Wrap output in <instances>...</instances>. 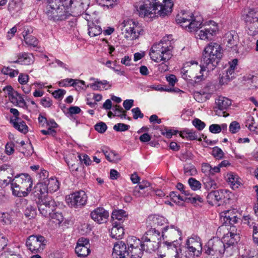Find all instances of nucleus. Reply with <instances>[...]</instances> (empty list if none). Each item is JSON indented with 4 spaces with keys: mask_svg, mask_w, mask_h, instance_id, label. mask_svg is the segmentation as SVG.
Instances as JSON below:
<instances>
[{
    "mask_svg": "<svg viewBox=\"0 0 258 258\" xmlns=\"http://www.w3.org/2000/svg\"><path fill=\"white\" fill-rule=\"evenodd\" d=\"M188 246L197 247V248L202 247V243L200 237L197 235H192L186 241L185 246Z\"/></svg>",
    "mask_w": 258,
    "mask_h": 258,
    "instance_id": "nucleus-32",
    "label": "nucleus"
},
{
    "mask_svg": "<svg viewBox=\"0 0 258 258\" xmlns=\"http://www.w3.org/2000/svg\"><path fill=\"white\" fill-rule=\"evenodd\" d=\"M2 73L4 75H8L10 77L13 78L18 75L19 71L8 67H4L2 69Z\"/></svg>",
    "mask_w": 258,
    "mask_h": 258,
    "instance_id": "nucleus-49",
    "label": "nucleus"
},
{
    "mask_svg": "<svg viewBox=\"0 0 258 258\" xmlns=\"http://www.w3.org/2000/svg\"><path fill=\"white\" fill-rule=\"evenodd\" d=\"M126 216V212L123 210H115L113 211L111 214L112 222H117L120 224L125 219Z\"/></svg>",
    "mask_w": 258,
    "mask_h": 258,
    "instance_id": "nucleus-31",
    "label": "nucleus"
},
{
    "mask_svg": "<svg viewBox=\"0 0 258 258\" xmlns=\"http://www.w3.org/2000/svg\"><path fill=\"white\" fill-rule=\"evenodd\" d=\"M184 173L187 176H193L197 174V171L192 165H187L184 167Z\"/></svg>",
    "mask_w": 258,
    "mask_h": 258,
    "instance_id": "nucleus-50",
    "label": "nucleus"
},
{
    "mask_svg": "<svg viewBox=\"0 0 258 258\" xmlns=\"http://www.w3.org/2000/svg\"><path fill=\"white\" fill-rule=\"evenodd\" d=\"M29 76L25 74H20L18 77V81L21 85L27 84L29 81Z\"/></svg>",
    "mask_w": 258,
    "mask_h": 258,
    "instance_id": "nucleus-61",
    "label": "nucleus"
},
{
    "mask_svg": "<svg viewBox=\"0 0 258 258\" xmlns=\"http://www.w3.org/2000/svg\"><path fill=\"white\" fill-rule=\"evenodd\" d=\"M102 153L105 156L106 159L109 162H116L119 159L118 155L112 150L106 147L101 149Z\"/></svg>",
    "mask_w": 258,
    "mask_h": 258,
    "instance_id": "nucleus-30",
    "label": "nucleus"
},
{
    "mask_svg": "<svg viewBox=\"0 0 258 258\" xmlns=\"http://www.w3.org/2000/svg\"><path fill=\"white\" fill-rule=\"evenodd\" d=\"M21 9V4L19 2H16L15 1H11L10 2L8 6V10L10 13L15 14L18 12Z\"/></svg>",
    "mask_w": 258,
    "mask_h": 258,
    "instance_id": "nucleus-45",
    "label": "nucleus"
},
{
    "mask_svg": "<svg viewBox=\"0 0 258 258\" xmlns=\"http://www.w3.org/2000/svg\"><path fill=\"white\" fill-rule=\"evenodd\" d=\"M245 21L249 23L248 27L250 35H255L258 33V9H251L245 16Z\"/></svg>",
    "mask_w": 258,
    "mask_h": 258,
    "instance_id": "nucleus-15",
    "label": "nucleus"
},
{
    "mask_svg": "<svg viewBox=\"0 0 258 258\" xmlns=\"http://www.w3.org/2000/svg\"><path fill=\"white\" fill-rule=\"evenodd\" d=\"M238 35L235 31L228 32L225 34L224 41L228 47L234 48L237 44Z\"/></svg>",
    "mask_w": 258,
    "mask_h": 258,
    "instance_id": "nucleus-25",
    "label": "nucleus"
},
{
    "mask_svg": "<svg viewBox=\"0 0 258 258\" xmlns=\"http://www.w3.org/2000/svg\"><path fill=\"white\" fill-rule=\"evenodd\" d=\"M222 47L215 42L210 43L205 48L200 66L197 61H191L196 67L200 69V73L213 71L217 66L222 57Z\"/></svg>",
    "mask_w": 258,
    "mask_h": 258,
    "instance_id": "nucleus-3",
    "label": "nucleus"
},
{
    "mask_svg": "<svg viewBox=\"0 0 258 258\" xmlns=\"http://www.w3.org/2000/svg\"><path fill=\"white\" fill-rule=\"evenodd\" d=\"M240 129L239 123L236 121H233L229 125V131L232 134H235L237 133Z\"/></svg>",
    "mask_w": 258,
    "mask_h": 258,
    "instance_id": "nucleus-54",
    "label": "nucleus"
},
{
    "mask_svg": "<svg viewBox=\"0 0 258 258\" xmlns=\"http://www.w3.org/2000/svg\"><path fill=\"white\" fill-rule=\"evenodd\" d=\"M193 125L199 131L203 130L205 127V123L198 118H196L192 120Z\"/></svg>",
    "mask_w": 258,
    "mask_h": 258,
    "instance_id": "nucleus-59",
    "label": "nucleus"
},
{
    "mask_svg": "<svg viewBox=\"0 0 258 258\" xmlns=\"http://www.w3.org/2000/svg\"><path fill=\"white\" fill-rule=\"evenodd\" d=\"M141 247L144 251L152 252L157 249L159 247V241L151 240V238L146 235L142 238Z\"/></svg>",
    "mask_w": 258,
    "mask_h": 258,
    "instance_id": "nucleus-21",
    "label": "nucleus"
},
{
    "mask_svg": "<svg viewBox=\"0 0 258 258\" xmlns=\"http://www.w3.org/2000/svg\"><path fill=\"white\" fill-rule=\"evenodd\" d=\"M14 144L12 142L8 143L5 146L6 153L8 155L13 154L14 152Z\"/></svg>",
    "mask_w": 258,
    "mask_h": 258,
    "instance_id": "nucleus-60",
    "label": "nucleus"
},
{
    "mask_svg": "<svg viewBox=\"0 0 258 258\" xmlns=\"http://www.w3.org/2000/svg\"><path fill=\"white\" fill-rule=\"evenodd\" d=\"M168 226L166 225L160 229L156 228L150 229L146 233V235L151 238V240L159 241V244L161 242L162 238L164 239V232L168 229Z\"/></svg>",
    "mask_w": 258,
    "mask_h": 258,
    "instance_id": "nucleus-20",
    "label": "nucleus"
},
{
    "mask_svg": "<svg viewBox=\"0 0 258 258\" xmlns=\"http://www.w3.org/2000/svg\"><path fill=\"white\" fill-rule=\"evenodd\" d=\"M129 255L125 244L122 241H118L114 245L112 253V258H127Z\"/></svg>",
    "mask_w": 258,
    "mask_h": 258,
    "instance_id": "nucleus-19",
    "label": "nucleus"
},
{
    "mask_svg": "<svg viewBox=\"0 0 258 258\" xmlns=\"http://www.w3.org/2000/svg\"><path fill=\"white\" fill-rule=\"evenodd\" d=\"M23 37L25 43L33 47H36L38 44V40L36 37L32 35L27 36V32H25L23 33Z\"/></svg>",
    "mask_w": 258,
    "mask_h": 258,
    "instance_id": "nucleus-39",
    "label": "nucleus"
},
{
    "mask_svg": "<svg viewBox=\"0 0 258 258\" xmlns=\"http://www.w3.org/2000/svg\"><path fill=\"white\" fill-rule=\"evenodd\" d=\"M188 183L191 189L194 191L200 189L202 187L201 182L194 178H189Z\"/></svg>",
    "mask_w": 258,
    "mask_h": 258,
    "instance_id": "nucleus-46",
    "label": "nucleus"
},
{
    "mask_svg": "<svg viewBox=\"0 0 258 258\" xmlns=\"http://www.w3.org/2000/svg\"><path fill=\"white\" fill-rule=\"evenodd\" d=\"M238 218L233 210H227L220 214V221L225 226H230L227 233L223 237V241L218 238L210 239L204 247L205 252L208 255L217 258L222 256H229L233 254V244L237 243L239 236L237 233L236 227L233 226L237 222Z\"/></svg>",
    "mask_w": 258,
    "mask_h": 258,
    "instance_id": "nucleus-1",
    "label": "nucleus"
},
{
    "mask_svg": "<svg viewBox=\"0 0 258 258\" xmlns=\"http://www.w3.org/2000/svg\"><path fill=\"white\" fill-rule=\"evenodd\" d=\"M35 215V208L32 206H29L27 207L25 210V215L26 217L31 218L34 217Z\"/></svg>",
    "mask_w": 258,
    "mask_h": 258,
    "instance_id": "nucleus-57",
    "label": "nucleus"
},
{
    "mask_svg": "<svg viewBox=\"0 0 258 258\" xmlns=\"http://www.w3.org/2000/svg\"><path fill=\"white\" fill-rule=\"evenodd\" d=\"M123 24L124 37L128 40H133L138 38L143 32V30L139 23L133 20H125Z\"/></svg>",
    "mask_w": 258,
    "mask_h": 258,
    "instance_id": "nucleus-10",
    "label": "nucleus"
},
{
    "mask_svg": "<svg viewBox=\"0 0 258 258\" xmlns=\"http://www.w3.org/2000/svg\"><path fill=\"white\" fill-rule=\"evenodd\" d=\"M75 252L78 257L87 256L90 252L89 239L84 237L79 238L75 247Z\"/></svg>",
    "mask_w": 258,
    "mask_h": 258,
    "instance_id": "nucleus-17",
    "label": "nucleus"
},
{
    "mask_svg": "<svg viewBox=\"0 0 258 258\" xmlns=\"http://www.w3.org/2000/svg\"><path fill=\"white\" fill-rule=\"evenodd\" d=\"M49 173L46 170H42L39 173V181L37 183H43L42 182H46V180H48V178Z\"/></svg>",
    "mask_w": 258,
    "mask_h": 258,
    "instance_id": "nucleus-52",
    "label": "nucleus"
},
{
    "mask_svg": "<svg viewBox=\"0 0 258 258\" xmlns=\"http://www.w3.org/2000/svg\"><path fill=\"white\" fill-rule=\"evenodd\" d=\"M226 180L231 187L233 189L237 188L241 184L240 178L233 172L227 173Z\"/></svg>",
    "mask_w": 258,
    "mask_h": 258,
    "instance_id": "nucleus-28",
    "label": "nucleus"
},
{
    "mask_svg": "<svg viewBox=\"0 0 258 258\" xmlns=\"http://www.w3.org/2000/svg\"><path fill=\"white\" fill-rule=\"evenodd\" d=\"M223 197V190H214L213 191L210 192L208 195V199H211L212 200H213L216 202H219L221 201Z\"/></svg>",
    "mask_w": 258,
    "mask_h": 258,
    "instance_id": "nucleus-41",
    "label": "nucleus"
},
{
    "mask_svg": "<svg viewBox=\"0 0 258 258\" xmlns=\"http://www.w3.org/2000/svg\"><path fill=\"white\" fill-rule=\"evenodd\" d=\"M178 131L173 130H168L165 128L164 130H162L161 134L166 136L167 138H171L173 135H176Z\"/></svg>",
    "mask_w": 258,
    "mask_h": 258,
    "instance_id": "nucleus-58",
    "label": "nucleus"
},
{
    "mask_svg": "<svg viewBox=\"0 0 258 258\" xmlns=\"http://www.w3.org/2000/svg\"><path fill=\"white\" fill-rule=\"evenodd\" d=\"M163 244L166 246L168 258H192L186 250L180 254V244L177 241L171 242L164 241Z\"/></svg>",
    "mask_w": 258,
    "mask_h": 258,
    "instance_id": "nucleus-13",
    "label": "nucleus"
},
{
    "mask_svg": "<svg viewBox=\"0 0 258 258\" xmlns=\"http://www.w3.org/2000/svg\"><path fill=\"white\" fill-rule=\"evenodd\" d=\"M46 182L37 183L35 186V194L36 196L43 195L48 196V192L53 193L56 191L59 188L60 183L55 177H50L46 180Z\"/></svg>",
    "mask_w": 258,
    "mask_h": 258,
    "instance_id": "nucleus-8",
    "label": "nucleus"
},
{
    "mask_svg": "<svg viewBox=\"0 0 258 258\" xmlns=\"http://www.w3.org/2000/svg\"><path fill=\"white\" fill-rule=\"evenodd\" d=\"M113 227L110 230V236L115 239H121L124 234V229L121 224L117 222H112Z\"/></svg>",
    "mask_w": 258,
    "mask_h": 258,
    "instance_id": "nucleus-26",
    "label": "nucleus"
},
{
    "mask_svg": "<svg viewBox=\"0 0 258 258\" xmlns=\"http://www.w3.org/2000/svg\"><path fill=\"white\" fill-rule=\"evenodd\" d=\"M172 37V35L164 37L152 46L149 55L152 60L157 62H166L172 57L174 47Z\"/></svg>",
    "mask_w": 258,
    "mask_h": 258,
    "instance_id": "nucleus-5",
    "label": "nucleus"
},
{
    "mask_svg": "<svg viewBox=\"0 0 258 258\" xmlns=\"http://www.w3.org/2000/svg\"><path fill=\"white\" fill-rule=\"evenodd\" d=\"M119 0H96L97 4L102 7H113Z\"/></svg>",
    "mask_w": 258,
    "mask_h": 258,
    "instance_id": "nucleus-47",
    "label": "nucleus"
},
{
    "mask_svg": "<svg viewBox=\"0 0 258 258\" xmlns=\"http://www.w3.org/2000/svg\"><path fill=\"white\" fill-rule=\"evenodd\" d=\"M212 155L217 159H221L224 156V153L218 147H215L212 150Z\"/></svg>",
    "mask_w": 258,
    "mask_h": 258,
    "instance_id": "nucleus-51",
    "label": "nucleus"
},
{
    "mask_svg": "<svg viewBox=\"0 0 258 258\" xmlns=\"http://www.w3.org/2000/svg\"><path fill=\"white\" fill-rule=\"evenodd\" d=\"M132 112L133 113V117L134 119H137L138 118H142L144 117V114L141 111L139 107L133 108Z\"/></svg>",
    "mask_w": 258,
    "mask_h": 258,
    "instance_id": "nucleus-63",
    "label": "nucleus"
},
{
    "mask_svg": "<svg viewBox=\"0 0 258 258\" xmlns=\"http://www.w3.org/2000/svg\"><path fill=\"white\" fill-rule=\"evenodd\" d=\"M10 100L12 103H16L20 107H24L26 106V102L23 97L17 92H15L12 94V97L10 98Z\"/></svg>",
    "mask_w": 258,
    "mask_h": 258,
    "instance_id": "nucleus-35",
    "label": "nucleus"
},
{
    "mask_svg": "<svg viewBox=\"0 0 258 258\" xmlns=\"http://www.w3.org/2000/svg\"><path fill=\"white\" fill-rule=\"evenodd\" d=\"M11 122L13 124L14 127L19 131L26 134L28 131V127L25 121L22 120L19 118L11 119Z\"/></svg>",
    "mask_w": 258,
    "mask_h": 258,
    "instance_id": "nucleus-29",
    "label": "nucleus"
},
{
    "mask_svg": "<svg viewBox=\"0 0 258 258\" xmlns=\"http://www.w3.org/2000/svg\"><path fill=\"white\" fill-rule=\"evenodd\" d=\"M90 80L94 81V82L87 85V87H90L93 90H107L111 87V85H109V82L106 80L99 81L98 79H96L94 78H91Z\"/></svg>",
    "mask_w": 258,
    "mask_h": 258,
    "instance_id": "nucleus-23",
    "label": "nucleus"
},
{
    "mask_svg": "<svg viewBox=\"0 0 258 258\" xmlns=\"http://www.w3.org/2000/svg\"><path fill=\"white\" fill-rule=\"evenodd\" d=\"M153 222L156 229H160L162 226L167 223V220L163 216H156L153 218Z\"/></svg>",
    "mask_w": 258,
    "mask_h": 258,
    "instance_id": "nucleus-44",
    "label": "nucleus"
},
{
    "mask_svg": "<svg viewBox=\"0 0 258 258\" xmlns=\"http://www.w3.org/2000/svg\"><path fill=\"white\" fill-rule=\"evenodd\" d=\"M203 184L206 189L208 190H211V191L218 188L217 183L210 176L203 179Z\"/></svg>",
    "mask_w": 258,
    "mask_h": 258,
    "instance_id": "nucleus-34",
    "label": "nucleus"
},
{
    "mask_svg": "<svg viewBox=\"0 0 258 258\" xmlns=\"http://www.w3.org/2000/svg\"><path fill=\"white\" fill-rule=\"evenodd\" d=\"M79 160L82 163H83L86 166H89L91 164V160L90 157L85 154H79L78 156Z\"/></svg>",
    "mask_w": 258,
    "mask_h": 258,
    "instance_id": "nucleus-55",
    "label": "nucleus"
},
{
    "mask_svg": "<svg viewBox=\"0 0 258 258\" xmlns=\"http://www.w3.org/2000/svg\"><path fill=\"white\" fill-rule=\"evenodd\" d=\"M186 251L191 255V256L192 258H194L195 256H199L200 255L202 250V247H201L200 248H197V247H193V246H185Z\"/></svg>",
    "mask_w": 258,
    "mask_h": 258,
    "instance_id": "nucleus-43",
    "label": "nucleus"
},
{
    "mask_svg": "<svg viewBox=\"0 0 258 258\" xmlns=\"http://www.w3.org/2000/svg\"><path fill=\"white\" fill-rule=\"evenodd\" d=\"M176 20L177 22L181 24L182 27L187 28L190 32H198V28L202 25L203 21L200 16L195 17L189 12H181L177 16Z\"/></svg>",
    "mask_w": 258,
    "mask_h": 258,
    "instance_id": "nucleus-7",
    "label": "nucleus"
},
{
    "mask_svg": "<svg viewBox=\"0 0 258 258\" xmlns=\"http://www.w3.org/2000/svg\"><path fill=\"white\" fill-rule=\"evenodd\" d=\"M84 83L85 82L82 80L67 78L60 82L59 85L62 87H66L68 86L75 87L78 84H84Z\"/></svg>",
    "mask_w": 258,
    "mask_h": 258,
    "instance_id": "nucleus-37",
    "label": "nucleus"
},
{
    "mask_svg": "<svg viewBox=\"0 0 258 258\" xmlns=\"http://www.w3.org/2000/svg\"><path fill=\"white\" fill-rule=\"evenodd\" d=\"M38 198V208L40 213L45 217H48L55 210L56 204L50 197L39 195Z\"/></svg>",
    "mask_w": 258,
    "mask_h": 258,
    "instance_id": "nucleus-9",
    "label": "nucleus"
},
{
    "mask_svg": "<svg viewBox=\"0 0 258 258\" xmlns=\"http://www.w3.org/2000/svg\"><path fill=\"white\" fill-rule=\"evenodd\" d=\"M143 248L141 246L134 247L128 249L131 258H142L143 254Z\"/></svg>",
    "mask_w": 258,
    "mask_h": 258,
    "instance_id": "nucleus-40",
    "label": "nucleus"
},
{
    "mask_svg": "<svg viewBox=\"0 0 258 258\" xmlns=\"http://www.w3.org/2000/svg\"><path fill=\"white\" fill-rule=\"evenodd\" d=\"M88 34L90 37H95L102 33L100 26L91 23L88 25Z\"/></svg>",
    "mask_w": 258,
    "mask_h": 258,
    "instance_id": "nucleus-36",
    "label": "nucleus"
},
{
    "mask_svg": "<svg viewBox=\"0 0 258 258\" xmlns=\"http://www.w3.org/2000/svg\"><path fill=\"white\" fill-rule=\"evenodd\" d=\"M32 179L28 174L17 175L11 183L12 194L15 197H26L32 190Z\"/></svg>",
    "mask_w": 258,
    "mask_h": 258,
    "instance_id": "nucleus-6",
    "label": "nucleus"
},
{
    "mask_svg": "<svg viewBox=\"0 0 258 258\" xmlns=\"http://www.w3.org/2000/svg\"><path fill=\"white\" fill-rule=\"evenodd\" d=\"M74 4L73 0H49L46 8L48 18L54 22L66 20L71 15L68 10Z\"/></svg>",
    "mask_w": 258,
    "mask_h": 258,
    "instance_id": "nucleus-4",
    "label": "nucleus"
},
{
    "mask_svg": "<svg viewBox=\"0 0 258 258\" xmlns=\"http://www.w3.org/2000/svg\"><path fill=\"white\" fill-rule=\"evenodd\" d=\"M128 249L142 246V241L134 236H130L127 239Z\"/></svg>",
    "mask_w": 258,
    "mask_h": 258,
    "instance_id": "nucleus-38",
    "label": "nucleus"
},
{
    "mask_svg": "<svg viewBox=\"0 0 258 258\" xmlns=\"http://www.w3.org/2000/svg\"><path fill=\"white\" fill-rule=\"evenodd\" d=\"M215 104L214 110L216 114L220 116H227L226 111L231 104V100L226 97L219 96L215 100Z\"/></svg>",
    "mask_w": 258,
    "mask_h": 258,
    "instance_id": "nucleus-16",
    "label": "nucleus"
},
{
    "mask_svg": "<svg viewBox=\"0 0 258 258\" xmlns=\"http://www.w3.org/2000/svg\"><path fill=\"white\" fill-rule=\"evenodd\" d=\"M243 222L244 223L247 224L249 227H252L253 228V226H256L255 223L253 222V219L249 215L243 216Z\"/></svg>",
    "mask_w": 258,
    "mask_h": 258,
    "instance_id": "nucleus-64",
    "label": "nucleus"
},
{
    "mask_svg": "<svg viewBox=\"0 0 258 258\" xmlns=\"http://www.w3.org/2000/svg\"><path fill=\"white\" fill-rule=\"evenodd\" d=\"M34 61V57L32 54L27 52L20 53L18 55V58L11 62L18 63L24 65H30Z\"/></svg>",
    "mask_w": 258,
    "mask_h": 258,
    "instance_id": "nucleus-22",
    "label": "nucleus"
},
{
    "mask_svg": "<svg viewBox=\"0 0 258 258\" xmlns=\"http://www.w3.org/2000/svg\"><path fill=\"white\" fill-rule=\"evenodd\" d=\"M180 136L182 138H186L189 140H197L198 138V133L191 130L186 128L180 132Z\"/></svg>",
    "mask_w": 258,
    "mask_h": 258,
    "instance_id": "nucleus-33",
    "label": "nucleus"
},
{
    "mask_svg": "<svg viewBox=\"0 0 258 258\" xmlns=\"http://www.w3.org/2000/svg\"><path fill=\"white\" fill-rule=\"evenodd\" d=\"M181 73H182V78L188 81L193 85L200 82L204 79L203 72L202 73H200V72L199 73L200 75H197L194 76L193 75H188V71H185L184 69H182Z\"/></svg>",
    "mask_w": 258,
    "mask_h": 258,
    "instance_id": "nucleus-27",
    "label": "nucleus"
},
{
    "mask_svg": "<svg viewBox=\"0 0 258 258\" xmlns=\"http://www.w3.org/2000/svg\"><path fill=\"white\" fill-rule=\"evenodd\" d=\"M87 196L83 190L73 192L66 198V201L71 207L76 208L86 205L87 201Z\"/></svg>",
    "mask_w": 258,
    "mask_h": 258,
    "instance_id": "nucleus-14",
    "label": "nucleus"
},
{
    "mask_svg": "<svg viewBox=\"0 0 258 258\" xmlns=\"http://www.w3.org/2000/svg\"><path fill=\"white\" fill-rule=\"evenodd\" d=\"M7 166H2L0 167V180L11 177L10 169L7 168Z\"/></svg>",
    "mask_w": 258,
    "mask_h": 258,
    "instance_id": "nucleus-48",
    "label": "nucleus"
},
{
    "mask_svg": "<svg viewBox=\"0 0 258 258\" xmlns=\"http://www.w3.org/2000/svg\"><path fill=\"white\" fill-rule=\"evenodd\" d=\"M130 127L129 125L118 123L113 126V129L117 132H124L128 130Z\"/></svg>",
    "mask_w": 258,
    "mask_h": 258,
    "instance_id": "nucleus-53",
    "label": "nucleus"
},
{
    "mask_svg": "<svg viewBox=\"0 0 258 258\" xmlns=\"http://www.w3.org/2000/svg\"><path fill=\"white\" fill-rule=\"evenodd\" d=\"M200 30L197 33V36L201 40H211L216 35L218 30L217 24L214 21H210L200 26L198 29Z\"/></svg>",
    "mask_w": 258,
    "mask_h": 258,
    "instance_id": "nucleus-11",
    "label": "nucleus"
},
{
    "mask_svg": "<svg viewBox=\"0 0 258 258\" xmlns=\"http://www.w3.org/2000/svg\"><path fill=\"white\" fill-rule=\"evenodd\" d=\"M109 215L108 212L102 207H97L90 213V217L92 219L98 224L105 223L109 217Z\"/></svg>",
    "mask_w": 258,
    "mask_h": 258,
    "instance_id": "nucleus-18",
    "label": "nucleus"
},
{
    "mask_svg": "<svg viewBox=\"0 0 258 258\" xmlns=\"http://www.w3.org/2000/svg\"><path fill=\"white\" fill-rule=\"evenodd\" d=\"M251 86L255 88H258V72L248 78Z\"/></svg>",
    "mask_w": 258,
    "mask_h": 258,
    "instance_id": "nucleus-62",
    "label": "nucleus"
},
{
    "mask_svg": "<svg viewBox=\"0 0 258 258\" xmlns=\"http://www.w3.org/2000/svg\"><path fill=\"white\" fill-rule=\"evenodd\" d=\"M1 258H11V257L19 254V247L16 245H8L3 250Z\"/></svg>",
    "mask_w": 258,
    "mask_h": 258,
    "instance_id": "nucleus-24",
    "label": "nucleus"
},
{
    "mask_svg": "<svg viewBox=\"0 0 258 258\" xmlns=\"http://www.w3.org/2000/svg\"><path fill=\"white\" fill-rule=\"evenodd\" d=\"M48 217L50 218L53 223L57 224H60L63 220V217L62 214L58 212H55V211L51 212Z\"/></svg>",
    "mask_w": 258,
    "mask_h": 258,
    "instance_id": "nucleus-42",
    "label": "nucleus"
},
{
    "mask_svg": "<svg viewBox=\"0 0 258 258\" xmlns=\"http://www.w3.org/2000/svg\"><path fill=\"white\" fill-rule=\"evenodd\" d=\"M175 0H141L135 4L139 16L142 18H153L156 14L161 17L170 15Z\"/></svg>",
    "mask_w": 258,
    "mask_h": 258,
    "instance_id": "nucleus-2",
    "label": "nucleus"
},
{
    "mask_svg": "<svg viewBox=\"0 0 258 258\" xmlns=\"http://www.w3.org/2000/svg\"><path fill=\"white\" fill-rule=\"evenodd\" d=\"M45 237L40 235L30 236L26 241L28 249L34 253H40L43 251L46 245Z\"/></svg>",
    "mask_w": 258,
    "mask_h": 258,
    "instance_id": "nucleus-12",
    "label": "nucleus"
},
{
    "mask_svg": "<svg viewBox=\"0 0 258 258\" xmlns=\"http://www.w3.org/2000/svg\"><path fill=\"white\" fill-rule=\"evenodd\" d=\"M94 128L98 133L102 134L106 131L107 127L104 122H100L96 124L94 126Z\"/></svg>",
    "mask_w": 258,
    "mask_h": 258,
    "instance_id": "nucleus-56",
    "label": "nucleus"
}]
</instances>
